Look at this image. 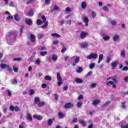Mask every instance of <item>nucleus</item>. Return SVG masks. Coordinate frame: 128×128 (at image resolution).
<instances>
[{
  "mask_svg": "<svg viewBox=\"0 0 128 128\" xmlns=\"http://www.w3.org/2000/svg\"><path fill=\"white\" fill-rule=\"evenodd\" d=\"M98 54H91L90 55L86 56V58L87 60H96L98 58Z\"/></svg>",
  "mask_w": 128,
  "mask_h": 128,
  "instance_id": "f257e3e1",
  "label": "nucleus"
},
{
  "mask_svg": "<svg viewBox=\"0 0 128 128\" xmlns=\"http://www.w3.org/2000/svg\"><path fill=\"white\" fill-rule=\"evenodd\" d=\"M42 22L43 24H45L44 25L42 26V28H48V22H46V16H42Z\"/></svg>",
  "mask_w": 128,
  "mask_h": 128,
  "instance_id": "f03ea898",
  "label": "nucleus"
},
{
  "mask_svg": "<svg viewBox=\"0 0 128 128\" xmlns=\"http://www.w3.org/2000/svg\"><path fill=\"white\" fill-rule=\"evenodd\" d=\"M57 80H58V85L60 86L62 84V78L60 76V72H57Z\"/></svg>",
  "mask_w": 128,
  "mask_h": 128,
  "instance_id": "7ed1b4c3",
  "label": "nucleus"
},
{
  "mask_svg": "<svg viewBox=\"0 0 128 128\" xmlns=\"http://www.w3.org/2000/svg\"><path fill=\"white\" fill-rule=\"evenodd\" d=\"M83 22H85V26H88V22H90V20H88V18L86 16H84L83 17Z\"/></svg>",
  "mask_w": 128,
  "mask_h": 128,
  "instance_id": "20e7f679",
  "label": "nucleus"
},
{
  "mask_svg": "<svg viewBox=\"0 0 128 128\" xmlns=\"http://www.w3.org/2000/svg\"><path fill=\"white\" fill-rule=\"evenodd\" d=\"M88 32H81L80 36L82 40H84V38L86 36H88Z\"/></svg>",
  "mask_w": 128,
  "mask_h": 128,
  "instance_id": "39448f33",
  "label": "nucleus"
},
{
  "mask_svg": "<svg viewBox=\"0 0 128 128\" xmlns=\"http://www.w3.org/2000/svg\"><path fill=\"white\" fill-rule=\"evenodd\" d=\"M106 84L107 86H112L113 88H116V85L112 81H109Z\"/></svg>",
  "mask_w": 128,
  "mask_h": 128,
  "instance_id": "423d86ee",
  "label": "nucleus"
},
{
  "mask_svg": "<svg viewBox=\"0 0 128 128\" xmlns=\"http://www.w3.org/2000/svg\"><path fill=\"white\" fill-rule=\"evenodd\" d=\"M65 108H74V104L68 102L64 105Z\"/></svg>",
  "mask_w": 128,
  "mask_h": 128,
  "instance_id": "0eeeda50",
  "label": "nucleus"
},
{
  "mask_svg": "<svg viewBox=\"0 0 128 128\" xmlns=\"http://www.w3.org/2000/svg\"><path fill=\"white\" fill-rule=\"evenodd\" d=\"M101 36H102L104 40H108L110 38V36L106 35V34H101Z\"/></svg>",
  "mask_w": 128,
  "mask_h": 128,
  "instance_id": "6e6552de",
  "label": "nucleus"
},
{
  "mask_svg": "<svg viewBox=\"0 0 128 128\" xmlns=\"http://www.w3.org/2000/svg\"><path fill=\"white\" fill-rule=\"evenodd\" d=\"M34 118H36V120H42V116L40 115H36L34 114L33 116Z\"/></svg>",
  "mask_w": 128,
  "mask_h": 128,
  "instance_id": "1a4fd4ad",
  "label": "nucleus"
},
{
  "mask_svg": "<svg viewBox=\"0 0 128 128\" xmlns=\"http://www.w3.org/2000/svg\"><path fill=\"white\" fill-rule=\"evenodd\" d=\"M25 22L28 26H32V20L30 18H26L25 20Z\"/></svg>",
  "mask_w": 128,
  "mask_h": 128,
  "instance_id": "9d476101",
  "label": "nucleus"
},
{
  "mask_svg": "<svg viewBox=\"0 0 128 128\" xmlns=\"http://www.w3.org/2000/svg\"><path fill=\"white\" fill-rule=\"evenodd\" d=\"M54 118H50L49 120H48V126H52V123L54 122Z\"/></svg>",
  "mask_w": 128,
  "mask_h": 128,
  "instance_id": "9b49d317",
  "label": "nucleus"
},
{
  "mask_svg": "<svg viewBox=\"0 0 128 128\" xmlns=\"http://www.w3.org/2000/svg\"><path fill=\"white\" fill-rule=\"evenodd\" d=\"M80 46L82 48H88V44L86 42H82L80 44Z\"/></svg>",
  "mask_w": 128,
  "mask_h": 128,
  "instance_id": "f8f14e48",
  "label": "nucleus"
},
{
  "mask_svg": "<svg viewBox=\"0 0 128 128\" xmlns=\"http://www.w3.org/2000/svg\"><path fill=\"white\" fill-rule=\"evenodd\" d=\"M118 61H115L114 62H112V70H114V68H116V66H118Z\"/></svg>",
  "mask_w": 128,
  "mask_h": 128,
  "instance_id": "ddd939ff",
  "label": "nucleus"
},
{
  "mask_svg": "<svg viewBox=\"0 0 128 128\" xmlns=\"http://www.w3.org/2000/svg\"><path fill=\"white\" fill-rule=\"evenodd\" d=\"M30 40L32 42H36V36L33 34H31L30 35Z\"/></svg>",
  "mask_w": 128,
  "mask_h": 128,
  "instance_id": "4468645a",
  "label": "nucleus"
},
{
  "mask_svg": "<svg viewBox=\"0 0 128 128\" xmlns=\"http://www.w3.org/2000/svg\"><path fill=\"white\" fill-rule=\"evenodd\" d=\"M54 10L58 12L60 10V8L56 5H54L53 10H51V12H54Z\"/></svg>",
  "mask_w": 128,
  "mask_h": 128,
  "instance_id": "2eb2a0df",
  "label": "nucleus"
},
{
  "mask_svg": "<svg viewBox=\"0 0 128 128\" xmlns=\"http://www.w3.org/2000/svg\"><path fill=\"white\" fill-rule=\"evenodd\" d=\"M34 102L36 104H38L40 102V99L38 97H35L34 98Z\"/></svg>",
  "mask_w": 128,
  "mask_h": 128,
  "instance_id": "dca6fc26",
  "label": "nucleus"
},
{
  "mask_svg": "<svg viewBox=\"0 0 128 128\" xmlns=\"http://www.w3.org/2000/svg\"><path fill=\"white\" fill-rule=\"evenodd\" d=\"M81 7L83 10L86 8V2H82L81 3Z\"/></svg>",
  "mask_w": 128,
  "mask_h": 128,
  "instance_id": "f3484780",
  "label": "nucleus"
},
{
  "mask_svg": "<svg viewBox=\"0 0 128 128\" xmlns=\"http://www.w3.org/2000/svg\"><path fill=\"white\" fill-rule=\"evenodd\" d=\"M74 81L77 84H82V82H84V80H82L80 78H76L74 80Z\"/></svg>",
  "mask_w": 128,
  "mask_h": 128,
  "instance_id": "a211bd4d",
  "label": "nucleus"
},
{
  "mask_svg": "<svg viewBox=\"0 0 128 128\" xmlns=\"http://www.w3.org/2000/svg\"><path fill=\"white\" fill-rule=\"evenodd\" d=\"M14 18L16 22H20V15H18V14H16L14 16Z\"/></svg>",
  "mask_w": 128,
  "mask_h": 128,
  "instance_id": "6ab92c4d",
  "label": "nucleus"
},
{
  "mask_svg": "<svg viewBox=\"0 0 128 128\" xmlns=\"http://www.w3.org/2000/svg\"><path fill=\"white\" fill-rule=\"evenodd\" d=\"M34 14V10H32V9H30V12L28 14V16H32Z\"/></svg>",
  "mask_w": 128,
  "mask_h": 128,
  "instance_id": "aec40b11",
  "label": "nucleus"
},
{
  "mask_svg": "<svg viewBox=\"0 0 128 128\" xmlns=\"http://www.w3.org/2000/svg\"><path fill=\"white\" fill-rule=\"evenodd\" d=\"M100 102V100H96L93 101L92 104H93V106H96V104H98Z\"/></svg>",
  "mask_w": 128,
  "mask_h": 128,
  "instance_id": "412c9836",
  "label": "nucleus"
},
{
  "mask_svg": "<svg viewBox=\"0 0 128 128\" xmlns=\"http://www.w3.org/2000/svg\"><path fill=\"white\" fill-rule=\"evenodd\" d=\"M26 120H30V122H32V115L30 114H28Z\"/></svg>",
  "mask_w": 128,
  "mask_h": 128,
  "instance_id": "4be33fe9",
  "label": "nucleus"
},
{
  "mask_svg": "<svg viewBox=\"0 0 128 128\" xmlns=\"http://www.w3.org/2000/svg\"><path fill=\"white\" fill-rule=\"evenodd\" d=\"M102 58H104V54H100L99 55V60H98V64H100L102 60Z\"/></svg>",
  "mask_w": 128,
  "mask_h": 128,
  "instance_id": "5701e85b",
  "label": "nucleus"
},
{
  "mask_svg": "<svg viewBox=\"0 0 128 128\" xmlns=\"http://www.w3.org/2000/svg\"><path fill=\"white\" fill-rule=\"evenodd\" d=\"M44 104H46V102H39L38 104V106L40 108L42 106H44Z\"/></svg>",
  "mask_w": 128,
  "mask_h": 128,
  "instance_id": "b1692460",
  "label": "nucleus"
},
{
  "mask_svg": "<svg viewBox=\"0 0 128 128\" xmlns=\"http://www.w3.org/2000/svg\"><path fill=\"white\" fill-rule=\"evenodd\" d=\"M11 84H18V80L16 79H12L11 80Z\"/></svg>",
  "mask_w": 128,
  "mask_h": 128,
  "instance_id": "393cba45",
  "label": "nucleus"
},
{
  "mask_svg": "<svg viewBox=\"0 0 128 128\" xmlns=\"http://www.w3.org/2000/svg\"><path fill=\"white\" fill-rule=\"evenodd\" d=\"M58 116L59 118H64V114L62 112H59Z\"/></svg>",
  "mask_w": 128,
  "mask_h": 128,
  "instance_id": "a878e982",
  "label": "nucleus"
},
{
  "mask_svg": "<svg viewBox=\"0 0 128 128\" xmlns=\"http://www.w3.org/2000/svg\"><path fill=\"white\" fill-rule=\"evenodd\" d=\"M118 38H120V36L114 35V37H113V40H114V42H116V40H118Z\"/></svg>",
  "mask_w": 128,
  "mask_h": 128,
  "instance_id": "bb28decb",
  "label": "nucleus"
},
{
  "mask_svg": "<svg viewBox=\"0 0 128 128\" xmlns=\"http://www.w3.org/2000/svg\"><path fill=\"white\" fill-rule=\"evenodd\" d=\"M82 70H84V69L82 68L80 66L78 68V69L76 70V72H78V74H80L82 72Z\"/></svg>",
  "mask_w": 128,
  "mask_h": 128,
  "instance_id": "cd10ccee",
  "label": "nucleus"
},
{
  "mask_svg": "<svg viewBox=\"0 0 128 128\" xmlns=\"http://www.w3.org/2000/svg\"><path fill=\"white\" fill-rule=\"evenodd\" d=\"M80 56L76 57L74 61V64H78V62H80Z\"/></svg>",
  "mask_w": 128,
  "mask_h": 128,
  "instance_id": "c85d7f7f",
  "label": "nucleus"
},
{
  "mask_svg": "<svg viewBox=\"0 0 128 128\" xmlns=\"http://www.w3.org/2000/svg\"><path fill=\"white\" fill-rule=\"evenodd\" d=\"M35 64H36L37 66H40V58H38L35 62Z\"/></svg>",
  "mask_w": 128,
  "mask_h": 128,
  "instance_id": "c756f323",
  "label": "nucleus"
},
{
  "mask_svg": "<svg viewBox=\"0 0 128 128\" xmlns=\"http://www.w3.org/2000/svg\"><path fill=\"white\" fill-rule=\"evenodd\" d=\"M52 60H54V62H56L58 60V56L56 54H54L52 56Z\"/></svg>",
  "mask_w": 128,
  "mask_h": 128,
  "instance_id": "7c9ffc66",
  "label": "nucleus"
},
{
  "mask_svg": "<svg viewBox=\"0 0 128 128\" xmlns=\"http://www.w3.org/2000/svg\"><path fill=\"white\" fill-rule=\"evenodd\" d=\"M0 66L2 68V70H4V68H6L8 66H6V64H0Z\"/></svg>",
  "mask_w": 128,
  "mask_h": 128,
  "instance_id": "2f4dec72",
  "label": "nucleus"
},
{
  "mask_svg": "<svg viewBox=\"0 0 128 128\" xmlns=\"http://www.w3.org/2000/svg\"><path fill=\"white\" fill-rule=\"evenodd\" d=\"M3 108H4V112H8V106H6V105H4Z\"/></svg>",
  "mask_w": 128,
  "mask_h": 128,
  "instance_id": "473e14b6",
  "label": "nucleus"
},
{
  "mask_svg": "<svg viewBox=\"0 0 128 128\" xmlns=\"http://www.w3.org/2000/svg\"><path fill=\"white\" fill-rule=\"evenodd\" d=\"M110 104V101H106L102 104V106H104V108H106V106H108V104Z\"/></svg>",
  "mask_w": 128,
  "mask_h": 128,
  "instance_id": "72a5a7b5",
  "label": "nucleus"
},
{
  "mask_svg": "<svg viewBox=\"0 0 128 128\" xmlns=\"http://www.w3.org/2000/svg\"><path fill=\"white\" fill-rule=\"evenodd\" d=\"M40 56H46V54H48V52H40Z\"/></svg>",
  "mask_w": 128,
  "mask_h": 128,
  "instance_id": "f704fd0d",
  "label": "nucleus"
},
{
  "mask_svg": "<svg viewBox=\"0 0 128 128\" xmlns=\"http://www.w3.org/2000/svg\"><path fill=\"white\" fill-rule=\"evenodd\" d=\"M121 56L122 58H126V52L124 51V50H122L121 52Z\"/></svg>",
  "mask_w": 128,
  "mask_h": 128,
  "instance_id": "c9c22d12",
  "label": "nucleus"
},
{
  "mask_svg": "<svg viewBox=\"0 0 128 128\" xmlns=\"http://www.w3.org/2000/svg\"><path fill=\"white\" fill-rule=\"evenodd\" d=\"M45 80H52V77L50 76H45Z\"/></svg>",
  "mask_w": 128,
  "mask_h": 128,
  "instance_id": "e433bc0d",
  "label": "nucleus"
},
{
  "mask_svg": "<svg viewBox=\"0 0 128 128\" xmlns=\"http://www.w3.org/2000/svg\"><path fill=\"white\" fill-rule=\"evenodd\" d=\"M95 66H96V64L94 63H91L90 65V70H92V68H94Z\"/></svg>",
  "mask_w": 128,
  "mask_h": 128,
  "instance_id": "4c0bfd02",
  "label": "nucleus"
},
{
  "mask_svg": "<svg viewBox=\"0 0 128 128\" xmlns=\"http://www.w3.org/2000/svg\"><path fill=\"white\" fill-rule=\"evenodd\" d=\"M36 24H37L38 26H40V24H42V22L41 20L38 19L37 20Z\"/></svg>",
  "mask_w": 128,
  "mask_h": 128,
  "instance_id": "58836bf2",
  "label": "nucleus"
},
{
  "mask_svg": "<svg viewBox=\"0 0 128 128\" xmlns=\"http://www.w3.org/2000/svg\"><path fill=\"white\" fill-rule=\"evenodd\" d=\"M96 86V83L92 84L90 85V88H94Z\"/></svg>",
  "mask_w": 128,
  "mask_h": 128,
  "instance_id": "ea45409f",
  "label": "nucleus"
},
{
  "mask_svg": "<svg viewBox=\"0 0 128 128\" xmlns=\"http://www.w3.org/2000/svg\"><path fill=\"white\" fill-rule=\"evenodd\" d=\"M112 80L114 82V84H118V78H114L113 77Z\"/></svg>",
  "mask_w": 128,
  "mask_h": 128,
  "instance_id": "a19ab883",
  "label": "nucleus"
},
{
  "mask_svg": "<svg viewBox=\"0 0 128 128\" xmlns=\"http://www.w3.org/2000/svg\"><path fill=\"white\" fill-rule=\"evenodd\" d=\"M78 108H82V102H78L77 104H76Z\"/></svg>",
  "mask_w": 128,
  "mask_h": 128,
  "instance_id": "79ce46f5",
  "label": "nucleus"
},
{
  "mask_svg": "<svg viewBox=\"0 0 128 128\" xmlns=\"http://www.w3.org/2000/svg\"><path fill=\"white\" fill-rule=\"evenodd\" d=\"M14 110L16 112H20V107H18V106H16L14 108Z\"/></svg>",
  "mask_w": 128,
  "mask_h": 128,
  "instance_id": "37998d69",
  "label": "nucleus"
},
{
  "mask_svg": "<svg viewBox=\"0 0 128 128\" xmlns=\"http://www.w3.org/2000/svg\"><path fill=\"white\" fill-rule=\"evenodd\" d=\"M36 0H28L26 2V4H32V2H34Z\"/></svg>",
  "mask_w": 128,
  "mask_h": 128,
  "instance_id": "c03bdc74",
  "label": "nucleus"
},
{
  "mask_svg": "<svg viewBox=\"0 0 128 128\" xmlns=\"http://www.w3.org/2000/svg\"><path fill=\"white\" fill-rule=\"evenodd\" d=\"M51 36H54L55 38H58V36H60V34H52Z\"/></svg>",
  "mask_w": 128,
  "mask_h": 128,
  "instance_id": "a18cd8bd",
  "label": "nucleus"
},
{
  "mask_svg": "<svg viewBox=\"0 0 128 128\" xmlns=\"http://www.w3.org/2000/svg\"><path fill=\"white\" fill-rule=\"evenodd\" d=\"M34 94V90L31 89L30 90V96H32V94Z\"/></svg>",
  "mask_w": 128,
  "mask_h": 128,
  "instance_id": "49530a36",
  "label": "nucleus"
},
{
  "mask_svg": "<svg viewBox=\"0 0 128 128\" xmlns=\"http://www.w3.org/2000/svg\"><path fill=\"white\" fill-rule=\"evenodd\" d=\"M102 10H104L105 12H108V10H110V9H108V8H107L106 6H103Z\"/></svg>",
  "mask_w": 128,
  "mask_h": 128,
  "instance_id": "de8ad7c7",
  "label": "nucleus"
},
{
  "mask_svg": "<svg viewBox=\"0 0 128 128\" xmlns=\"http://www.w3.org/2000/svg\"><path fill=\"white\" fill-rule=\"evenodd\" d=\"M80 124L83 126H86V122L84 120H80Z\"/></svg>",
  "mask_w": 128,
  "mask_h": 128,
  "instance_id": "09e8293b",
  "label": "nucleus"
},
{
  "mask_svg": "<svg viewBox=\"0 0 128 128\" xmlns=\"http://www.w3.org/2000/svg\"><path fill=\"white\" fill-rule=\"evenodd\" d=\"M44 38V34H38V40H40Z\"/></svg>",
  "mask_w": 128,
  "mask_h": 128,
  "instance_id": "8fccbe9b",
  "label": "nucleus"
},
{
  "mask_svg": "<svg viewBox=\"0 0 128 128\" xmlns=\"http://www.w3.org/2000/svg\"><path fill=\"white\" fill-rule=\"evenodd\" d=\"M126 102H122V108L124 109L126 108Z\"/></svg>",
  "mask_w": 128,
  "mask_h": 128,
  "instance_id": "3c124183",
  "label": "nucleus"
},
{
  "mask_svg": "<svg viewBox=\"0 0 128 128\" xmlns=\"http://www.w3.org/2000/svg\"><path fill=\"white\" fill-rule=\"evenodd\" d=\"M92 72H89L86 76V78H88V76H92Z\"/></svg>",
  "mask_w": 128,
  "mask_h": 128,
  "instance_id": "603ef678",
  "label": "nucleus"
},
{
  "mask_svg": "<svg viewBox=\"0 0 128 128\" xmlns=\"http://www.w3.org/2000/svg\"><path fill=\"white\" fill-rule=\"evenodd\" d=\"M6 92H8V96H12V92L10 90H6Z\"/></svg>",
  "mask_w": 128,
  "mask_h": 128,
  "instance_id": "864d4df0",
  "label": "nucleus"
},
{
  "mask_svg": "<svg viewBox=\"0 0 128 128\" xmlns=\"http://www.w3.org/2000/svg\"><path fill=\"white\" fill-rule=\"evenodd\" d=\"M122 70H124L125 72H126L128 70V66H124L122 68Z\"/></svg>",
  "mask_w": 128,
  "mask_h": 128,
  "instance_id": "5fc2aeb1",
  "label": "nucleus"
},
{
  "mask_svg": "<svg viewBox=\"0 0 128 128\" xmlns=\"http://www.w3.org/2000/svg\"><path fill=\"white\" fill-rule=\"evenodd\" d=\"M92 14L93 18H96V12L92 11Z\"/></svg>",
  "mask_w": 128,
  "mask_h": 128,
  "instance_id": "6e6d98bb",
  "label": "nucleus"
},
{
  "mask_svg": "<svg viewBox=\"0 0 128 128\" xmlns=\"http://www.w3.org/2000/svg\"><path fill=\"white\" fill-rule=\"evenodd\" d=\"M13 70L15 72H18V69L14 66L13 67Z\"/></svg>",
  "mask_w": 128,
  "mask_h": 128,
  "instance_id": "4d7b16f0",
  "label": "nucleus"
},
{
  "mask_svg": "<svg viewBox=\"0 0 128 128\" xmlns=\"http://www.w3.org/2000/svg\"><path fill=\"white\" fill-rule=\"evenodd\" d=\"M72 122H78V118H74L72 120Z\"/></svg>",
  "mask_w": 128,
  "mask_h": 128,
  "instance_id": "13d9d810",
  "label": "nucleus"
},
{
  "mask_svg": "<svg viewBox=\"0 0 128 128\" xmlns=\"http://www.w3.org/2000/svg\"><path fill=\"white\" fill-rule=\"evenodd\" d=\"M66 10L68 12H70V10H72V9L70 8H66Z\"/></svg>",
  "mask_w": 128,
  "mask_h": 128,
  "instance_id": "bf43d9fd",
  "label": "nucleus"
},
{
  "mask_svg": "<svg viewBox=\"0 0 128 128\" xmlns=\"http://www.w3.org/2000/svg\"><path fill=\"white\" fill-rule=\"evenodd\" d=\"M47 48L46 46L42 47L40 49V50H46Z\"/></svg>",
  "mask_w": 128,
  "mask_h": 128,
  "instance_id": "052dcab7",
  "label": "nucleus"
},
{
  "mask_svg": "<svg viewBox=\"0 0 128 128\" xmlns=\"http://www.w3.org/2000/svg\"><path fill=\"white\" fill-rule=\"evenodd\" d=\"M20 60H22V58H14L13 59V60H14V62H16V60L20 61Z\"/></svg>",
  "mask_w": 128,
  "mask_h": 128,
  "instance_id": "680f3d73",
  "label": "nucleus"
},
{
  "mask_svg": "<svg viewBox=\"0 0 128 128\" xmlns=\"http://www.w3.org/2000/svg\"><path fill=\"white\" fill-rule=\"evenodd\" d=\"M14 106H10V110H12V112H14Z\"/></svg>",
  "mask_w": 128,
  "mask_h": 128,
  "instance_id": "e2e57ef3",
  "label": "nucleus"
},
{
  "mask_svg": "<svg viewBox=\"0 0 128 128\" xmlns=\"http://www.w3.org/2000/svg\"><path fill=\"white\" fill-rule=\"evenodd\" d=\"M84 98V96L82 94H80L78 97V100H82Z\"/></svg>",
  "mask_w": 128,
  "mask_h": 128,
  "instance_id": "0e129e2a",
  "label": "nucleus"
},
{
  "mask_svg": "<svg viewBox=\"0 0 128 128\" xmlns=\"http://www.w3.org/2000/svg\"><path fill=\"white\" fill-rule=\"evenodd\" d=\"M110 24L112 26H114V24H116V21H114V20H112Z\"/></svg>",
  "mask_w": 128,
  "mask_h": 128,
  "instance_id": "69168bd1",
  "label": "nucleus"
},
{
  "mask_svg": "<svg viewBox=\"0 0 128 128\" xmlns=\"http://www.w3.org/2000/svg\"><path fill=\"white\" fill-rule=\"evenodd\" d=\"M94 127V124L91 123L88 126V128H92Z\"/></svg>",
  "mask_w": 128,
  "mask_h": 128,
  "instance_id": "338daca9",
  "label": "nucleus"
},
{
  "mask_svg": "<svg viewBox=\"0 0 128 128\" xmlns=\"http://www.w3.org/2000/svg\"><path fill=\"white\" fill-rule=\"evenodd\" d=\"M121 128H128V124H127L126 126H122Z\"/></svg>",
  "mask_w": 128,
  "mask_h": 128,
  "instance_id": "774afa93",
  "label": "nucleus"
}]
</instances>
